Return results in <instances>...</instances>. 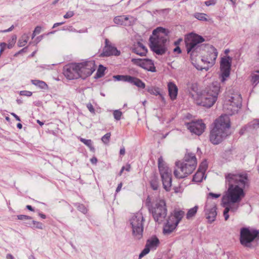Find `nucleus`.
<instances>
[{
    "mask_svg": "<svg viewBox=\"0 0 259 259\" xmlns=\"http://www.w3.org/2000/svg\"><path fill=\"white\" fill-rule=\"evenodd\" d=\"M228 190L222 198L223 206L225 208L223 215L225 221L229 218V212L234 213L239 207V203L245 196L244 189L248 183L246 173H229L225 175Z\"/></svg>",
    "mask_w": 259,
    "mask_h": 259,
    "instance_id": "1",
    "label": "nucleus"
},
{
    "mask_svg": "<svg viewBox=\"0 0 259 259\" xmlns=\"http://www.w3.org/2000/svg\"><path fill=\"white\" fill-rule=\"evenodd\" d=\"M191 88L194 93H190V94L196 104L210 108L218 99L220 91V84L217 81L213 82L208 89L202 91H197L196 84H193Z\"/></svg>",
    "mask_w": 259,
    "mask_h": 259,
    "instance_id": "2",
    "label": "nucleus"
},
{
    "mask_svg": "<svg viewBox=\"0 0 259 259\" xmlns=\"http://www.w3.org/2000/svg\"><path fill=\"white\" fill-rule=\"evenodd\" d=\"M230 119L228 115H221L213 123V126L210 130L209 140L214 145L222 142L230 135Z\"/></svg>",
    "mask_w": 259,
    "mask_h": 259,
    "instance_id": "3",
    "label": "nucleus"
},
{
    "mask_svg": "<svg viewBox=\"0 0 259 259\" xmlns=\"http://www.w3.org/2000/svg\"><path fill=\"white\" fill-rule=\"evenodd\" d=\"M167 40V31L161 27H157L152 32L149 38L151 50L158 55H162L166 51V42Z\"/></svg>",
    "mask_w": 259,
    "mask_h": 259,
    "instance_id": "4",
    "label": "nucleus"
},
{
    "mask_svg": "<svg viewBox=\"0 0 259 259\" xmlns=\"http://www.w3.org/2000/svg\"><path fill=\"white\" fill-rule=\"evenodd\" d=\"M174 176L178 179L187 177L192 174L197 166V160L194 153H188L184 158L183 161L176 162Z\"/></svg>",
    "mask_w": 259,
    "mask_h": 259,
    "instance_id": "5",
    "label": "nucleus"
},
{
    "mask_svg": "<svg viewBox=\"0 0 259 259\" xmlns=\"http://www.w3.org/2000/svg\"><path fill=\"white\" fill-rule=\"evenodd\" d=\"M204 41V39L202 36L193 33L186 35L185 42L187 53L191 56L196 55L202 47L200 44Z\"/></svg>",
    "mask_w": 259,
    "mask_h": 259,
    "instance_id": "6",
    "label": "nucleus"
},
{
    "mask_svg": "<svg viewBox=\"0 0 259 259\" xmlns=\"http://www.w3.org/2000/svg\"><path fill=\"white\" fill-rule=\"evenodd\" d=\"M158 165L163 188L169 191L171 186V170L166 165L162 156L158 158Z\"/></svg>",
    "mask_w": 259,
    "mask_h": 259,
    "instance_id": "7",
    "label": "nucleus"
},
{
    "mask_svg": "<svg viewBox=\"0 0 259 259\" xmlns=\"http://www.w3.org/2000/svg\"><path fill=\"white\" fill-rule=\"evenodd\" d=\"M144 221L142 213L140 212L135 214L130 220L132 234L136 239L139 240L143 237Z\"/></svg>",
    "mask_w": 259,
    "mask_h": 259,
    "instance_id": "8",
    "label": "nucleus"
},
{
    "mask_svg": "<svg viewBox=\"0 0 259 259\" xmlns=\"http://www.w3.org/2000/svg\"><path fill=\"white\" fill-rule=\"evenodd\" d=\"M242 106V97L238 93H233L226 100L224 108L229 110V114H234L238 112Z\"/></svg>",
    "mask_w": 259,
    "mask_h": 259,
    "instance_id": "9",
    "label": "nucleus"
},
{
    "mask_svg": "<svg viewBox=\"0 0 259 259\" xmlns=\"http://www.w3.org/2000/svg\"><path fill=\"white\" fill-rule=\"evenodd\" d=\"M150 211L155 222L160 224L163 221L167 215L166 203L164 200H159Z\"/></svg>",
    "mask_w": 259,
    "mask_h": 259,
    "instance_id": "10",
    "label": "nucleus"
},
{
    "mask_svg": "<svg viewBox=\"0 0 259 259\" xmlns=\"http://www.w3.org/2000/svg\"><path fill=\"white\" fill-rule=\"evenodd\" d=\"M259 232L256 230H249L247 228H242L240 230V242L245 247H250L251 242L257 237Z\"/></svg>",
    "mask_w": 259,
    "mask_h": 259,
    "instance_id": "11",
    "label": "nucleus"
},
{
    "mask_svg": "<svg viewBox=\"0 0 259 259\" xmlns=\"http://www.w3.org/2000/svg\"><path fill=\"white\" fill-rule=\"evenodd\" d=\"M78 65L80 77L83 79L90 76L96 70V66L93 61L78 63Z\"/></svg>",
    "mask_w": 259,
    "mask_h": 259,
    "instance_id": "12",
    "label": "nucleus"
},
{
    "mask_svg": "<svg viewBox=\"0 0 259 259\" xmlns=\"http://www.w3.org/2000/svg\"><path fill=\"white\" fill-rule=\"evenodd\" d=\"M187 128L192 133L198 136L201 135L206 128L205 123L202 120H192V121L186 123Z\"/></svg>",
    "mask_w": 259,
    "mask_h": 259,
    "instance_id": "13",
    "label": "nucleus"
},
{
    "mask_svg": "<svg viewBox=\"0 0 259 259\" xmlns=\"http://www.w3.org/2000/svg\"><path fill=\"white\" fill-rule=\"evenodd\" d=\"M78 63L66 65L63 68L65 76L69 79H74L80 77Z\"/></svg>",
    "mask_w": 259,
    "mask_h": 259,
    "instance_id": "14",
    "label": "nucleus"
},
{
    "mask_svg": "<svg viewBox=\"0 0 259 259\" xmlns=\"http://www.w3.org/2000/svg\"><path fill=\"white\" fill-rule=\"evenodd\" d=\"M204 212L206 218L209 223H211L215 220L217 212V206L214 203L209 202L207 200L204 207Z\"/></svg>",
    "mask_w": 259,
    "mask_h": 259,
    "instance_id": "15",
    "label": "nucleus"
},
{
    "mask_svg": "<svg viewBox=\"0 0 259 259\" xmlns=\"http://www.w3.org/2000/svg\"><path fill=\"white\" fill-rule=\"evenodd\" d=\"M133 64L140 66V67L152 72H154L156 71V69L154 66V63L152 60L149 59H135L133 58L131 60Z\"/></svg>",
    "mask_w": 259,
    "mask_h": 259,
    "instance_id": "16",
    "label": "nucleus"
},
{
    "mask_svg": "<svg viewBox=\"0 0 259 259\" xmlns=\"http://www.w3.org/2000/svg\"><path fill=\"white\" fill-rule=\"evenodd\" d=\"M206 49L207 55L203 56L201 60L202 62L206 63L211 66L215 63L218 53L217 50L212 46H208L206 47Z\"/></svg>",
    "mask_w": 259,
    "mask_h": 259,
    "instance_id": "17",
    "label": "nucleus"
},
{
    "mask_svg": "<svg viewBox=\"0 0 259 259\" xmlns=\"http://www.w3.org/2000/svg\"><path fill=\"white\" fill-rule=\"evenodd\" d=\"M119 55L120 52L115 47L111 46H106L104 48L101 56L102 57H108L112 55L119 56Z\"/></svg>",
    "mask_w": 259,
    "mask_h": 259,
    "instance_id": "18",
    "label": "nucleus"
},
{
    "mask_svg": "<svg viewBox=\"0 0 259 259\" xmlns=\"http://www.w3.org/2000/svg\"><path fill=\"white\" fill-rule=\"evenodd\" d=\"M132 51L138 55L144 56L146 55L147 52V49L143 44L140 42H138L133 47Z\"/></svg>",
    "mask_w": 259,
    "mask_h": 259,
    "instance_id": "19",
    "label": "nucleus"
},
{
    "mask_svg": "<svg viewBox=\"0 0 259 259\" xmlns=\"http://www.w3.org/2000/svg\"><path fill=\"white\" fill-rule=\"evenodd\" d=\"M171 220V219L168 218L166 223L163 227V233L164 235H169L175 230L178 226V225Z\"/></svg>",
    "mask_w": 259,
    "mask_h": 259,
    "instance_id": "20",
    "label": "nucleus"
},
{
    "mask_svg": "<svg viewBox=\"0 0 259 259\" xmlns=\"http://www.w3.org/2000/svg\"><path fill=\"white\" fill-rule=\"evenodd\" d=\"M185 215V212L181 210L175 209L171 215L168 217V219H171V221L175 222L178 225L183 218Z\"/></svg>",
    "mask_w": 259,
    "mask_h": 259,
    "instance_id": "21",
    "label": "nucleus"
},
{
    "mask_svg": "<svg viewBox=\"0 0 259 259\" xmlns=\"http://www.w3.org/2000/svg\"><path fill=\"white\" fill-rule=\"evenodd\" d=\"M168 94L172 100L176 99L178 95V89L174 82H169L167 84Z\"/></svg>",
    "mask_w": 259,
    "mask_h": 259,
    "instance_id": "22",
    "label": "nucleus"
},
{
    "mask_svg": "<svg viewBox=\"0 0 259 259\" xmlns=\"http://www.w3.org/2000/svg\"><path fill=\"white\" fill-rule=\"evenodd\" d=\"M232 58L230 56L222 58L221 61V69H230L231 66Z\"/></svg>",
    "mask_w": 259,
    "mask_h": 259,
    "instance_id": "23",
    "label": "nucleus"
},
{
    "mask_svg": "<svg viewBox=\"0 0 259 259\" xmlns=\"http://www.w3.org/2000/svg\"><path fill=\"white\" fill-rule=\"evenodd\" d=\"M129 79V83L135 85L137 87L141 89H144L145 88V83L139 78L131 76Z\"/></svg>",
    "mask_w": 259,
    "mask_h": 259,
    "instance_id": "24",
    "label": "nucleus"
},
{
    "mask_svg": "<svg viewBox=\"0 0 259 259\" xmlns=\"http://www.w3.org/2000/svg\"><path fill=\"white\" fill-rule=\"evenodd\" d=\"M159 241L158 239L155 237H152L147 241L146 245L150 249H155L158 245Z\"/></svg>",
    "mask_w": 259,
    "mask_h": 259,
    "instance_id": "25",
    "label": "nucleus"
},
{
    "mask_svg": "<svg viewBox=\"0 0 259 259\" xmlns=\"http://www.w3.org/2000/svg\"><path fill=\"white\" fill-rule=\"evenodd\" d=\"M31 82L32 84L39 88L40 89L47 90L48 89V85L44 81L37 79H32L31 80Z\"/></svg>",
    "mask_w": 259,
    "mask_h": 259,
    "instance_id": "26",
    "label": "nucleus"
},
{
    "mask_svg": "<svg viewBox=\"0 0 259 259\" xmlns=\"http://www.w3.org/2000/svg\"><path fill=\"white\" fill-rule=\"evenodd\" d=\"M29 36L28 34H24L19 39L18 45L20 47H24L27 43L29 39Z\"/></svg>",
    "mask_w": 259,
    "mask_h": 259,
    "instance_id": "27",
    "label": "nucleus"
},
{
    "mask_svg": "<svg viewBox=\"0 0 259 259\" xmlns=\"http://www.w3.org/2000/svg\"><path fill=\"white\" fill-rule=\"evenodd\" d=\"M204 176V174L203 173V171L197 170L193 176V181L197 183L201 182L203 179Z\"/></svg>",
    "mask_w": 259,
    "mask_h": 259,
    "instance_id": "28",
    "label": "nucleus"
},
{
    "mask_svg": "<svg viewBox=\"0 0 259 259\" xmlns=\"http://www.w3.org/2000/svg\"><path fill=\"white\" fill-rule=\"evenodd\" d=\"M198 206H195L193 208L189 209L186 214V218L189 220L194 217L198 210Z\"/></svg>",
    "mask_w": 259,
    "mask_h": 259,
    "instance_id": "29",
    "label": "nucleus"
},
{
    "mask_svg": "<svg viewBox=\"0 0 259 259\" xmlns=\"http://www.w3.org/2000/svg\"><path fill=\"white\" fill-rule=\"evenodd\" d=\"M79 140L86 146H87L90 148L91 151L93 152L95 151V148L93 145V142L91 140H87L82 138H80Z\"/></svg>",
    "mask_w": 259,
    "mask_h": 259,
    "instance_id": "30",
    "label": "nucleus"
},
{
    "mask_svg": "<svg viewBox=\"0 0 259 259\" xmlns=\"http://www.w3.org/2000/svg\"><path fill=\"white\" fill-rule=\"evenodd\" d=\"M251 81L254 87L259 83V70L252 73Z\"/></svg>",
    "mask_w": 259,
    "mask_h": 259,
    "instance_id": "31",
    "label": "nucleus"
},
{
    "mask_svg": "<svg viewBox=\"0 0 259 259\" xmlns=\"http://www.w3.org/2000/svg\"><path fill=\"white\" fill-rule=\"evenodd\" d=\"M29 227L35 229H43L44 225L39 222L31 221V224L29 223Z\"/></svg>",
    "mask_w": 259,
    "mask_h": 259,
    "instance_id": "32",
    "label": "nucleus"
},
{
    "mask_svg": "<svg viewBox=\"0 0 259 259\" xmlns=\"http://www.w3.org/2000/svg\"><path fill=\"white\" fill-rule=\"evenodd\" d=\"M130 75H115L113 77L115 79V80L118 81H123L124 82L129 81V78H130Z\"/></svg>",
    "mask_w": 259,
    "mask_h": 259,
    "instance_id": "33",
    "label": "nucleus"
},
{
    "mask_svg": "<svg viewBox=\"0 0 259 259\" xmlns=\"http://www.w3.org/2000/svg\"><path fill=\"white\" fill-rule=\"evenodd\" d=\"M206 16V14L201 13H195L194 14V17L196 19L202 21H206L207 20Z\"/></svg>",
    "mask_w": 259,
    "mask_h": 259,
    "instance_id": "34",
    "label": "nucleus"
},
{
    "mask_svg": "<svg viewBox=\"0 0 259 259\" xmlns=\"http://www.w3.org/2000/svg\"><path fill=\"white\" fill-rule=\"evenodd\" d=\"M106 70V68L104 67L103 65H100L98 69L96 72V77L100 78L102 77L104 75V72Z\"/></svg>",
    "mask_w": 259,
    "mask_h": 259,
    "instance_id": "35",
    "label": "nucleus"
},
{
    "mask_svg": "<svg viewBox=\"0 0 259 259\" xmlns=\"http://www.w3.org/2000/svg\"><path fill=\"white\" fill-rule=\"evenodd\" d=\"M150 185L154 190H156L159 187L158 180L157 178H153L150 181Z\"/></svg>",
    "mask_w": 259,
    "mask_h": 259,
    "instance_id": "36",
    "label": "nucleus"
},
{
    "mask_svg": "<svg viewBox=\"0 0 259 259\" xmlns=\"http://www.w3.org/2000/svg\"><path fill=\"white\" fill-rule=\"evenodd\" d=\"M248 127L252 129L259 128V119H255L248 124Z\"/></svg>",
    "mask_w": 259,
    "mask_h": 259,
    "instance_id": "37",
    "label": "nucleus"
},
{
    "mask_svg": "<svg viewBox=\"0 0 259 259\" xmlns=\"http://www.w3.org/2000/svg\"><path fill=\"white\" fill-rule=\"evenodd\" d=\"M147 91L151 95L155 96L160 95L159 89L153 87H149L147 88Z\"/></svg>",
    "mask_w": 259,
    "mask_h": 259,
    "instance_id": "38",
    "label": "nucleus"
},
{
    "mask_svg": "<svg viewBox=\"0 0 259 259\" xmlns=\"http://www.w3.org/2000/svg\"><path fill=\"white\" fill-rule=\"evenodd\" d=\"M222 71V82H224L226 80V78L229 77L230 73V69H221Z\"/></svg>",
    "mask_w": 259,
    "mask_h": 259,
    "instance_id": "39",
    "label": "nucleus"
},
{
    "mask_svg": "<svg viewBox=\"0 0 259 259\" xmlns=\"http://www.w3.org/2000/svg\"><path fill=\"white\" fill-rule=\"evenodd\" d=\"M110 137L111 133H108L102 137L101 140L103 142V143H104L105 144H107L109 142Z\"/></svg>",
    "mask_w": 259,
    "mask_h": 259,
    "instance_id": "40",
    "label": "nucleus"
},
{
    "mask_svg": "<svg viewBox=\"0 0 259 259\" xmlns=\"http://www.w3.org/2000/svg\"><path fill=\"white\" fill-rule=\"evenodd\" d=\"M150 249H151L146 245L144 249L139 254V259H141L142 257L148 254L149 252Z\"/></svg>",
    "mask_w": 259,
    "mask_h": 259,
    "instance_id": "41",
    "label": "nucleus"
},
{
    "mask_svg": "<svg viewBox=\"0 0 259 259\" xmlns=\"http://www.w3.org/2000/svg\"><path fill=\"white\" fill-rule=\"evenodd\" d=\"M207 168V164L206 162L205 161H203L200 164L198 170L200 171H203V173L204 174L205 171L206 170Z\"/></svg>",
    "mask_w": 259,
    "mask_h": 259,
    "instance_id": "42",
    "label": "nucleus"
},
{
    "mask_svg": "<svg viewBox=\"0 0 259 259\" xmlns=\"http://www.w3.org/2000/svg\"><path fill=\"white\" fill-rule=\"evenodd\" d=\"M114 22L115 23L118 25H124V22L123 20V19L121 18V16H118L115 17L114 19Z\"/></svg>",
    "mask_w": 259,
    "mask_h": 259,
    "instance_id": "43",
    "label": "nucleus"
},
{
    "mask_svg": "<svg viewBox=\"0 0 259 259\" xmlns=\"http://www.w3.org/2000/svg\"><path fill=\"white\" fill-rule=\"evenodd\" d=\"M122 115V112L118 110H116L113 112V116L114 118L117 120H119L121 119V116Z\"/></svg>",
    "mask_w": 259,
    "mask_h": 259,
    "instance_id": "44",
    "label": "nucleus"
},
{
    "mask_svg": "<svg viewBox=\"0 0 259 259\" xmlns=\"http://www.w3.org/2000/svg\"><path fill=\"white\" fill-rule=\"evenodd\" d=\"M17 37L15 35H14L12 36V40L9 42L8 44H7V48L9 49H11L14 46V44H15L16 40Z\"/></svg>",
    "mask_w": 259,
    "mask_h": 259,
    "instance_id": "45",
    "label": "nucleus"
},
{
    "mask_svg": "<svg viewBox=\"0 0 259 259\" xmlns=\"http://www.w3.org/2000/svg\"><path fill=\"white\" fill-rule=\"evenodd\" d=\"M87 107L91 113L95 114V110L91 103H89L87 104Z\"/></svg>",
    "mask_w": 259,
    "mask_h": 259,
    "instance_id": "46",
    "label": "nucleus"
},
{
    "mask_svg": "<svg viewBox=\"0 0 259 259\" xmlns=\"http://www.w3.org/2000/svg\"><path fill=\"white\" fill-rule=\"evenodd\" d=\"M20 95L21 96L30 97L32 95V93L28 91H20Z\"/></svg>",
    "mask_w": 259,
    "mask_h": 259,
    "instance_id": "47",
    "label": "nucleus"
},
{
    "mask_svg": "<svg viewBox=\"0 0 259 259\" xmlns=\"http://www.w3.org/2000/svg\"><path fill=\"white\" fill-rule=\"evenodd\" d=\"M18 219L20 220H31L32 218L30 217H29L28 215H18L17 216Z\"/></svg>",
    "mask_w": 259,
    "mask_h": 259,
    "instance_id": "48",
    "label": "nucleus"
},
{
    "mask_svg": "<svg viewBox=\"0 0 259 259\" xmlns=\"http://www.w3.org/2000/svg\"><path fill=\"white\" fill-rule=\"evenodd\" d=\"M74 13L73 11H68L67 12L65 15H64V18L65 19L70 18L73 16Z\"/></svg>",
    "mask_w": 259,
    "mask_h": 259,
    "instance_id": "49",
    "label": "nucleus"
},
{
    "mask_svg": "<svg viewBox=\"0 0 259 259\" xmlns=\"http://www.w3.org/2000/svg\"><path fill=\"white\" fill-rule=\"evenodd\" d=\"M64 30H68L69 31L76 32H79V33H81V32H83L82 30H79V31H77L72 26H69L67 27L66 28H64Z\"/></svg>",
    "mask_w": 259,
    "mask_h": 259,
    "instance_id": "50",
    "label": "nucleus"
},
{
    "mask_svg": "<svg viewBox=\"0 0 259 259\" xmlns=\"http://www.w3.org/2000/svg\"><path fill=\"white\" fill-rule=\"evenodd\" d=\"M0 53H3L6 47H7V44L5 42H1L0 43Z\"/></svg>",
    "mask_w": 259,
    "mask_h": 259,
    "instance_id": "51",
    "label": "nucleus"
},
{
    "mask_svg": "<svg viewBox=\"0 0 259 259\" xmlns=\"http://www.w3.org/2000/svg\"><path fill=\"white\" fill-rule=\"evenodd\" d=\"M78 209L81 211L82 212H83V213H85L87 212V208L84 207V206L82 204H80L79 205H78Z\"/></svg>",
    "mask_w": 259,
    "mask_h": 259,
    "instance_id": "52",
    "label": "nucleus"
},
{
    "mask_svg": "<svg viewBox=\"0 0 259 259\" xmlns=\"http://www.w3.org/2000/svg\"><path fill=\"white\" fill-rule=\"evenodd\" d=\"M215 3H216L215 0H208L205 2V4L207 6H209L211 5H215Z\"/></svg>",
    "mask_w": 259,
    "mask_h": 259,
    "instance_id": "53",
    "label": "nucleus"
},
{
    "mask_svg": "<svg viewBox=\"0 0 259 259\" xmlns=\"http://www.w3.org/2000/svg\"><path fill=\"white\" fill-rule=\"evenodd\" d=\"M208 196H211L213 198H219L221 196V194H215V193H213L212 192H210V193H209L208 194Z\"/></svg>",
    "mask_w": 259,
    "mask_h": 259,
    "instance_id": "54",
    "label": "nucleus"
},
{
    "mask_svg": "<svg viewBox=\"0 0 259 259\" xmlns=\"http://www.w3.org/2000/svg\"><path fill=\"white\" fill-rule=\"evenodd\" d=\"M248 128H249V127H248V124L247 126L242 128L240 131V134L241 135H243L245 131H246Z\"/></svg>",
    "mask_w": 259,
    "mask_h": 259,
    "instance_id": "55",
    "label": "nucleus"
},
{
    "mask_svg": "<svg viewBox=\"0 0 259 259\" xmlns=\"http://www.w3.org/2000/svg\"><path fill=\"white\" fill-rule=\"evenodd\" d=\"M129 18H130L129 16H125V15L121 16V18L123 19V20L124 22V25H126L127 24L126 21L129 19Z\"/></svg>",
    "mask_w": 259,
    "mask_h": 259,
    "instance_id": "56",
    "label": "nucleus"
},
{
    "mask_svg": "<svg viewBox=\"0 0 259 259\" xmlns=\"http://www.w3.org/2000/svg\"><path fill=\"white\" fill-rule=\"evenodd\" d=\"M41 28L40 26H36L34 30V32L37 34H39L41 32Z\"/></svg>",
    "mask_w": 259,
    "mask_h": 259,
    "instance_id": "57",
    "label": "nucleus"
},
{
    "mask_svg": "<svg viewBox=\"0 0 259 259\" xmlns=\"http://www.w3.org/2000/svg\"><path fill=\"white\" fill-rule=\"evenodd\" d=\"M174 52L180 54L181 53V50L180 48L178 46L174 49Z\"/></svg>",
    "mask_w": 259,
    "mask_h": 259,
    "instance_id": "58",
    "label": "nucleus"
},
{
    "mask_svg": "<svg viewBox=\"0 0 259 259\" xmlns=\"http://www.w3.org/2000/svg\"><path fill=\"white\" fill-rule=\"evenodd\" d=\"M92 164H96L98 161V160L96 157H93L90 160Z\"/></svg>",
    "mask_w": 259,
    "mask_h": 259,
    "instance_id": "59",
    "label": "nucleus"
},
{
    "mask_svg": "<svg viewBox=\"0 0 259 259\" xmlns=\"http://www.w3.org/2000/svg\"><path fill=\"white\" fill-rule=\"evenodd\" d=\"M14 26L12 25L9 28L4 30H3L2 32L5 33V32L11 31L14 29Z\"/></svg>",
    "mask_w": 259,
    "mask_h": 259,
    "instance_id": "60",
    "label": "nucleus"
},
{
    "mask_svg": "<svg viewBox=\"0 0 259 259\" xmlns=\"http://www.w3.org/2000/svg\"><path fill=\"white\" fill-rule=\"evenodd\" d=\"M122 183H120V184H119L118 185V186H117V187L116 188V193L119 192L120 191V190L121 189V187H122Z\"/></svg>",
    "mask_w": 259,
    "mask_h": 259,
    "instance_id": "61",
    "label": "nucleus"
},
{
    "mask_svg": "<svg viewBox=\"0 0 259 259\" xmlns=\"http://www.w3.org/2000/svg\"><path fill=\"white\" fill-rule=\"evenodd\" d=\"M124 167V170L127 171H130L131 169V165L130 164H127L125 166H123Z\"/></svg>",
    "mask_w": 259,
    "mask_h": 259,
    "instance_id": "62",
    "label": "nucleus"
},
{
    "mask_svg": "<svg viewBox=\"0 0 259 259\" xmlns=\"http://www.w3.org/2000/svg\"><path fill=\"white\" fill-rule=\"evenodd\" d=\"M119 153H120V154L121 155H124L125 153V148L124 147L121 148L120 149Z\"/></svg>",
    "mask_w": 259,
    "mask_h": 259,
    "instance_id": "63",
    "label": "nucleus"
},
{
    "mask_svg": "<svg viewBox=\"0 0 259 259\" xmlns=\"http://www.w3.org/2000/svg\"><path fill=\"white\" fill-rule=\"evenodd\" d=\"M7 259H14V256L11 254H8L6 256Z\"/></svg>",
    "mask_w": 259,
    "mask_h": 259,
    "instance_id": "64",
    "label": "nucleus"
}]
</instances>
